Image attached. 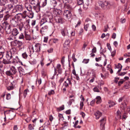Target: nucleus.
Segmentation results:
<instances>
[{
	"instance_id": "1",
	"label": "nucleus",
	"mask_w": 130,
	"mask_h": 130,
	"mask_svg": "<svg viewBox=\"0 0 130 130\" xmlns=\"http://www.w3.org/2000/svg\"><path fill=\"white\" fill-rule=\"evenodd\" d=\"M40 44L39 43L36 44L34 46H32V50H30V52L33 53L34 52L37 53L40 52Z\"/></svg>"
},
{
	"instance_id": "2",
	"label": "nucleus",
	"mask_w": 130,
	"mask_h": 130,
	"mask_svg": "<svg viewBox=\"0 0 130 130\" xmlns=\"http://www.w3.org/2000/svg\"><path fill=\"white\" fill-rule=\"evenodd\" d=\"M3 25L4 26L5 29L7 34H9L11 32V26L9 25L8 24L7 22H5L3 23Z\"/></svg>"
},
{
	"instance_id": "3",
	"label": "nucleus",
	"mask_w": 130,
	"mask_h": 130,
	"mask_svg": "<svg viewBox=\"0 0 130 130\" xmlns=\"http://www.w3.org/2000/svg\"><path fill=\"white\" fill-rule=\"evenodd\" d=\"M11 25L13 27L17 26L18 24V20L16 17H14L11 18L10 20Z\"/></svg>"
},
{
	"instance_id": "4",
	"label": "nucleus",
	"mask_w": 130,
	"mask_h": 130,
	"mask_svg": "<svg viewBox=\"0 0 130 130\" xmlns=\"http://www.w3.org/2000/svg\"><path fill=\"white\" fill-rule=\"evenodd\" d=\"M12 44L14 46L18 47L19 48H22L21 47L23 45V43L22 42L16 40L12 42Z\"/></svg>"
},
{
	"instance_id": "5",
	"label": "nucleus",
	"mask_w": 130,
	"mask_h": 130,
	"mask_svg": "<svg viewBox=\"0 0 130 130\" xmlns=\"http://www.w3.org/2000/svg\"><path fill=\"white\" fill-rule=\"evenodd\" d=\"M64 17L67 19L70 18L72 16V14L71 11L69 10H65L63 13Z\"/></svg>"
},
{
	"instance_id": "6",
	"label": "nucleus",
	"mask_w": 130,
	"mask_h": 130,
	"mask_svg": "<svg viewBox=\"0 0 130 130\" xmlns=\"http://www.w3.org/2000/svg\"><path fill=\"white\" fill-rule=\"evenodd\" d=\"M9 86L7 88L8 90H10L13 89L15 87V85L16 84V82H8V83Z\"/></svg>"
},
{
	"instance_id": "7",
	"label": "nucleus",
	"mask_w": 130,
	"mask_h": 130,
	"mask_svg": "<svg viewBox=\"0 0 130 130\" xmlns=\"http://www.w3.org/2000/svg\"><path fill=\"white\" fill-rule=\"evenodd\" d=\"M55 19L56 22L58 23L61 24L63 23V19L60 16L56 15Z\"/></svg>"
},
{
	"instance_id": "8",
	"label": "nucleus",
	"mask_w": 130,
	"mask_h": 130,
	"mask_svg": "<svg viewBox=\"0 0 130 130\" xmlns=\"http://www.w3.org/2000/svg\"><path fill=\"white\" fill-rule=\"evenodd\" d=\"M50 22L51 20H50L49 19H48V18L45 17L44 18L42 19L41 20L40 23V26H42L46 23H48Z\"/></svg>"
},
{
	"instance_id": "9",
	"label": "nucleus",
	"mask_w": 130,
	"mask_h": 130,
	"mask_svg": "<svg viewBox=\"0 0 130 130\" xmlns=\"http://www.w3.org/2000/svg\"><path fill=\"white\" fill-rule=\"evenodd\" d=\"M109 4V3L106 1H105L104 2H99V6H100L102 8H104L106 7Z\"/></svg>"
},
{
	"instance_id": "10",
	"label": "nucleus",
	"mask_w": 130,
	"mask_h": 130,
	"mask_svg": "<svg viewBox=\"0 0 130 130\" xmlns=\"http://www.w3.org/2000/svg\"><path fill=\"white\" fill-rule=\"evenodd\" d=\"M94 15L97 19L100 20H102L103 19V15L100 12H97L94 14Z\"/></svg>"
},
{
	"instance_id": "11",
	"label": "nucleus",
	"mask_w": 130,
	"mask_h": 130,
	"mask_svg": "<svg viewBox=\"0 0 130 130\" xmlns=\"http://www.w3.org/2000/svg\"><path fill=\"white\" fill-rule=\"evenodd\" d=\"M61 33L62 35L64 37L66 35H68V31L66 28H64L61 30Z\"/></svg>"
},
{
	"instance_id": "12",
	"label": "nucleus",
	"mask_w": 130,
	"mask_h": 130,
	"mask_svg": "<svg viewBox=\"0 0 130 130\" xmlns=\"http://www.w3.org/2000/svg\"><path fill=\"white\" fill-rule=\"evenodd\" d=\"M26 11H24L23 12V14L20 13L18 14H17V16L18 17H21L22 18V19H21V20H22L23 19H25L26 17Z\"/></svg>"
},
{
	"instance_id": "13",
	"label": "nucleus",
	"mask_w": 130,
	"mask_h": 130,
	"mask_svg": "<svg viewBox=\"0 0 130 130\" xmlns=\"http://www.w3.org/2000/svg\"><path fill=\"white\" fill-rule=\"evenodd\" d=\"M18 62L21 63V64H22V62L18 56H16L15 58H14L13 59L12 62L13 63H18Z\"/></svg>"
},
{
	"instance_id": "14",
	"label": "nucleus",
	"mask_w": 130,
	"mask_h": 130,
	"mask_svg": "<svg viewBox=\"0 0 130 130\" xmlns=\"http://www.w3.org/2000/svg\"><path fill=\"white\" fill-rule=\"evenodd\" d=\"M18 70L20 74L24 75L26 74V72L24 69L21 67L18 68Z\"/></svg>"
},
{
	"instance_id": "15",
	"label": "nucleus",
	"mask_w": 130,
	"mask_h": 130,
	"mask_svg": "<svg viewBox=\"0 0 130 130\" xmlns=\"http://www.w3.org/2000/svg\"><path fill=\"white\" fill-rule=\"evenodd\" d=\"M19 33V32L18 30L16 28H13L11 32V34L14 36H17Z\"/></svg>"
},
{
	"instance_id": "16",
	"label": "nucleus",
	"mask_w": 130,
	"mask_h": 130,
	"mask_svg": "<svg viewBox=\"0 0 130 130\" xmlns=\"http://www.w3.org/2000/svg\"><path fill=\"white\" fill-rule=\"evenodd\" d=\"M25 7L26 9L29 11H31L32 7L31 5L28 3H26L25 4Z\"/></svg>"
},
{
	"instance_id": "17",
	"label": "nucleus",
	"mask_w": 130,
	"mask_h": 130,
	"mask_svg": "<svg viewBox=\"0 0 130 130\" xmlns=\"http://www.w3.org/2000/svg\"><path fill=\"white\" fill-rule=\"evenodd\" d=\"M45 15V17L49 19L50 20L53 18L52 14L50 12H47Z\"/></svg>"
},
{
	"instance_id": "18",
	"label": "nucleus",
	"mask_w": 130,
	"mask_h": 130,
	"mask_svg": "<svg viewBox=\"0 0 130 130\" xmlns=\"http://www.w3.org/2000/svg\"><path fill=\"white\" fill-rule=\"evenodd\" d=\"M6 57L7 60H10L12 58V54L10 52H7L6 54Z\"/></svg>"
},
{
	"instance_id": "19",
	"label": "nucleus",
	"mask_w": 130,
	"mask_h": 130,
	"mask_svg": "<svg viewBox=\"0 0 130 130\" xmlns=\"http://www.w3.org/2000/svg\"><path fill=\"white\" fill-rule=\"evenodd\" d=\"M96 119H98L102 116V113L99 111H96L94 114Z\"/></svg>"
},
{
	"instance_id": "20",
	"label": "nucleus",
	"mask_w": 130,
	"mask_h": 130,
	"mask_svg": "<svg viewBox=\"0 0 130 130\" xmlns=\"http://www.w3.org/2000/svg\"><path fill=\"white\" fill-rule=\"evenodd\" d=\"M33 8L37 12H38L40 10V6L39 3L37 4L36 5L33 7Z\"/></svg>"
},
{
	"instance_id": "21",
	"label": "nucleus",
	"mask_w": 130,
	"mask_h": 130,
	"mask_svg": "<svg viewBox=\"0 0 130 130\" xmlns=\"http://www.w3.org/2000/svg\"><path fill=\"white\" fill-rule=\"evenodd\" d=\"M75 35V31L74 30L72 31L71 32V36L68 35V37L70 38L71 40H73L74 39V36Z\"/></svg>"
},
{
	"instance_id": "22",
	"label": "nucleus",
	"mask_w": 130,
	"mask_h": 130,
	"mask_svg": "<svg viewBox=\"0 0 130 130\" xmlns=\"http://www.w3.org/2000/svg\"><path fill=\"white\" fill-rule=\"evenodd\" d=\"M10 69L14 75L17 72V70L15 67L14 66H11L10 68Z\"/></svg>"
},
{
	"instance_id": "23",
	"label": "nucleus",
	"mask_w": 130,
	"mask_h": 130,
	"mask_svg": "<svg viewBox=\"0 0 130 130\" xmlns=\"http://www.w3.org/2000/svg\"><path fill=\"white\" fill-rule=\"evenodd\" d=\"M106 120V119L105 117L103 118L100 120V121L101 123V125H102L104 127L105 123Z\"/></svg>"
},
{
	"instance_id": "24",
	"label": "nucleus",
	"mask_w": 130,
	"mask_h": 130,
	"mask_svg": "<svg viewBox=\"0 0 130 130\" xmlns=\"http://www.w3.org/2000/svg\"><path fill=\"white\" fill-rule=\"evenodd\" d=\"M16 8L18 10L21 11L23 10V7L22 5H18L16 6Z\"/></svg>"
},
{
	"instance_id": "25",
	"label": "nucleus",
	"mask_w": 130,
	"mask_h": 130,
	"mask_svg": "<svg viewBox=\"0 0 130 130\" xmlns=\"http://www.w3.org/2000/svg\"><path fill=\"white\" fill-rule=\"evenodd\" d=\"M2 62L4 64H10L11 63V61L10 60H7L4 59H3Z\"/></svg>"
},
{
	"instance_id": "26",
	"label": "nucleus",
	"mask_w": 130,
	"mask_h": 130,
	"mask_svg": "<svg viewBox=\"0 0 130 130\" xmlns=\"http://www.w3.org/2000/svg\"><path fill=\"white\" fill-rule=\"evenodd\" d=\"M5 73L6 75L9 76H12L14 75L10 69L9 70L7 71Z\"/></svg>"
},
{
	"instance_id": "27",
	"label": "nucleus",
	"mask_w": 130,
	"mask_h": 130,
	"mask_svg": "<svg viewBox=\"0 0 130 130\" xmlns=\"http://www.w3.org/2000/svg\"><path fill=\"white\" fill-rule=\"evenodd\" d=\"M48 28V26L47 25H44V26L42 27L40 31L41 33L42 32H44L45 30L47 29Z\"/></svg>"
},
{
	"instance_id": "28",
	"label": "nucleus",
	"mask_w": 130,
	"mask_h": 130,
	"mask_svg": "<svg viewBox=\"0 0 130 130\" xmlns=\"http://www.w3.org/2000/svg\"><path fill=\"white\" fill-rule=\"evenodd\" d=\"M95 99L96 100V103L97 104H99L101 103L102 101L101 98L100 96H97Z\"/></svg>"
},
{
	"instance_id": "29",
	"label": "nucleus",
	"mask_w": 130,
	"mask_h": 130,
	"mask_svg": "<svg viewBox=\"0 0 130 130\" xmlns=\"http://www.w3.org/2000/svg\"><path fill=\"white\" fill-rule=\"evenodd\" d=\"M61 65L60 64H58L57 66V69L59 74H61L62 72V70L61 69Z\"/></svg>"
},
{
	"instance_id": "30",
	"label": "nucleus",
	"mask_w": 130,
	"mask_h": 130,
	"mask_svg": "<svg viewBox=\"0 0 130 130\" xmlns=\"http://www.w3.org/2000/svg\"><path fill=\"white\" fill-rule=\"evenodd\" d=\"M30 3L32 5L37 4L38 3V0H31L30 1Z\"/></svg>"
},
{
	"instance_id": "31",
	"label": "nucleus",
	"mask_w": 130,
	"mask_h": 130,
	"mask_svg": "<svg viewBox=\"0 0 130 130\" xmlns=\"http://www.w3.org/2000/svg\"><path fill=\"white\" fill-rule=\"evenodd\" d=\"M8 2L7 0H0V3L2 5H4Z\"/></svg>"
},
{
	"instance_id": "32",
	"label": "nucleus",
	"mask_w": 130,
	"mask_h": 130,
	"mask_svg": "<svg viewBox=\"0 0 130 130\" xmlns=\"http://www.w3.org/2000/svg\"><path fill=\"white\" fill-rule=\"evenodd\" d=\"M121 112L119 110H118L117 112V118L118 119H121Z\"/></svg>"
},
{
	"instance_id": "33",
	"label": "nucleus",
	"mask_w": 130,
	"mask_h": 130,
	"mask_svg": "<svg viewBox=\"0 0 130 130\" xmlns=\"http://www.w3.org/2000/svg\"><path fill=\"white\" fill-rule=\"evenodd\" d=\"M108 103L109 104V107H111L113 106L116 104L114 102L111 101H109Z\"/></svg>"
},
{
	"instance_id": "34",
	"label": "nucleus",
	"mask_w": 130,
	"mask_h": 130,
	"mask_svg": "<svg viewBox=\"0 0 130 130\" xmlns=\"http://www.w3.org/2000/svg\"><path fill=\"white\" fill-rule=\"evenodd\" d=\"M75 100V98H74L73 99H70L69 102H68V103L69 105L70 106L72 104V102H74Z\"/></svg>"
},
{
	"instance_id": "35",
	"label": "nucleus",
	"mask_w": 130,
	"mask_h": 130,
	"mask_svg": "<svg viewBox=\"0 0 130 130\" xmlns=\"http://www.w3.org/2000/svg\"><path fill=\"white\" fill-rule=\"evenodd\" d=\"M10 53L12 54L16 53H17V50L15 48H12L10 50Z\"/></svg>"
},
{
	"instance_id": "36",
	"label": "nucleus",
	"mask_w": 130,
	"mask_h": 130,
	"mask_svg": "<svg viewBox=\"0 0 130 130\" xmlns=\"http://www.w3.org/2000/svg\"><path fill=\"white\" fill-rule=\"evenodd\" d=\"M92 1L91 0H87L85 4L87 6H88L92 4Z\"/></svg>"
},
{
	"instance_id": "37",
	"label": "nucleus",
	"mask_w": 130,
	"mask_h": 130,
	"mask_svg": "<svg viewBox=\"0 0 130 130\" xmlns=\"http://www.w3.org/2000/svg\"><path fill=\"white\" fill-rule=\"evenodd\" d=\"M70 43V41L69 40H66L64 44V46H68L69 44Z\"/></svg>"
},
{
	"instance_id": "38",
	"label": "nucleus",
	"mask_w": 130,
	"mask_h": 130,
	"mask_svg": "<svg viewBox=\"0 0 130 130\" xmlns=\"http://www.w3.org/2000/svg\"><path fill=\"white\" fill-rule=\"evenodd\" d=\"M7 8L9 10H10L13 8V6L12 4H10L8 5Z\"/></svg>"
},
{
	"instance_id": "39",
	"label": "nucleus",
	"mask_w": 130,
	"mask_h": 130,
	"mask_svg": "<svg viewBox=\"0 0 130 130\" xmlns=\"http://www.w3.org/2000/svg\"><path fill=\"white\" fill-rule=\"evenodd\" d=\"M41 73L42 76H43L44 77L45 76H46V71L44 70V69H43L41 71Z\"/></svg>"
},
{
	"instance_id": "40",
	"label": "nucleus",
	"mask_w": 130,
	"mask_h": 130,
	"mask_svg": "<svg viewBox=\"0 0 130 130\" xmlns=\"http://www.w3.org/2000/svg\"><path fill=\"white\" fill-rule=\"evenodd\" d=\"M64 105H63L60 106L59 108H57V110L58 111H59L63 110L64 109Z\"/></svg>"
},
{
	"instance_id": "41",
	"label": "nucleus",
	"mask_w": 130,
	"mask_h": 130,
	"mask_svg": "<svg viewBox=\"0 0 130 130\" xmlns=\"http://www.w3.org/2000/svg\"><path fill=\"white\" fill-rule=\"evenodd\" d=\"M10 15L9 14H7L5 15L4 18V20L6 21L10 17Z\"/></svg>"
},
{
	"instance_id": "42",
	"label": "nucleus",
	"mask_w": 130,
	"mask_h": 130,
	"mask_svg": "<svg viewBox=\"0 0 130 130\" xmlns=\"http://www.w3.org/2000/svg\"><path fill=\"white\" fill-rule=\"evenodd\" d=\"M24 38V35L22 33H21L19 37V39H23Z\"/></svg>"
},
{
	"instance_id": "43",
	"label": "nucleus",
	"mask_w": 130,
	"mask_h": 130,
	"mask_svg": "<svg viewBox=\"0 0 130 130\" xmlns=\"http://www.w3.org/2000/svg\"><path fill=\"white\" fill-rule=\"evenodd\" d=\"M22 56L23 58L24 59H26L28 55L26 52H25L22 54Z\"/></svg>"
},
{
	"instance_id": "44",
	"label": "nucleus",
	"mask_w": 130,
	"mask_h": 130,
	"mask_svg": "<svg viewBox=\"0 0 130 130\" xmlns=\"http://www.w3.org/2000/svg\"><path fill=\"white\" fill-rule=\"evenodd\" d=\"M10 2L13 4H16L18 2V0H9Z\"/></svg>"
},
{
	"instance_id": "45",
	"label": "nucleus",
	"mask_w": 130,
	"mask_h": 130,
	"mask_svg": "<svg viewBox=\"0 0 130 130\" xmlns=\"http://www.w3.org/2000/svg\"><path fill=\"white\" fill-rule=\"evenodd\" d=\"M125 88L126 89H127L130 87V86L128 83H126L124 86Z\"/></svg>"
},
{
	"instance_id": "46",
	"label": "nucleus",
	"mask_w": 130,
	"mask_h": 130,
	"mask_svg": "<svg viewBox=\"0 0 130 130\" xmlns=\"http://www.w3.org/2000/svg\"><path fill=\"white\" fill-rule=\"evenodd\" d=\"M64 8H67L69 10H70L72 8L70 7V5L69 4H66L64 6Z\"/></svg>"
},
{
	"instance_id": "47",
	"label": "nucleus",
	"mask_w": 130,
	"mask_h": 130,
	"mask_svg": "<svg viewBox=\"0 0 130 130\" xmlns=\"http://www.w3.org/2000/svg\"><path fill=\"white\" fill-rule=\"evenodd\" d=\"M58 116L59 118V120H63L64 119V118L63 117L62 114H59L58 115Z\"/></svg>"
},
{
	"instance_id": "48",
	"label": "nucleus",
	"mask_w": 130,
	"mask_h": 130,
	"mask_svg": "<svg viewBox=\"0 0 130 130\" xmlns=\"http://www.w3.org/2000/svg\"><path fill=\"white\" fill-rule=\"evenodd\" d=\"M25 38L27 40H29L30 39V36L29 35L25 34Z\"/></svg>"
},
{
	"instance_id": "49",
	"label": "nucleus",
	"mask_w": 130,
	"mask_h": 130,
	"mask_svg": "<svg viewBox=\"0 0 130 130\" xmlns=\"http://www.w3.org/2000/svg\"><path fill=\"white\" fill-rule=\"evenodd\" d=\"M83 3V0H77V3L79 5L82 4Z\"/></svg>"
},
{
	"instance_id": "50",
	"label": "nucleus",
	"mask_w": 130,
	"mask_h": 130,
	"mask_svg": "<svg viewBox=\"0 0 130 130\" xmlns=\"http://www.w3.org/2000/svg\"><path fill=\"white\" fill-rule=\"evenodd\" d=\"M54 94V91L53 90H51L48 92V94L49 95L53 94Z\"/></svg>"
},
{
	"instance_id": "51",
	"label": "nucleus",
	"mask_w": 130,
	"mask_h": 130,
	"mask_svg": "<svg viewBox=\"0 0 130 130\" xmlns=\"http://www.w3.org/2000/svg\"><path fill=\"white\" fill-rule=\"evenodd\" d=\"M89 60V59H84L83 61V62L84 63L87 64L88 63Z\"/></svg>"
},
{
	"instance_id": "52",
	"label": "nucleus",
	"mask_w": 130,
	"mask_h": 130,
	"mask_svg": "<svg viewBox=\"0 0 130 130\" xmlns=\"http://www.w3.org/2000/svg\"><path fill=\"white\" fill-rule=\"evenodd\" d=\"M11 94L10 93H8L6 95V99L9 100L11 98Z\"/></svg>"
},
{
	"instance_id": "53",
	"label": "nucleus",
	"mask_w": 130,
	"mask_h": 130,
	"mask_svg": "<svg viewBox=\"0 0 130 130\" xmlns=\"http://www.w3.org/2000/svg\"><path fill=\"white\" fill-rule=\"evenodd\" d=\"M89 24H87L84 25V28L86 31H87V28L89 27Z\"/></svg>"
},
{
	"instance_id": "54",
	"label": "nucleus",
	"mask_w": 130,
	"mask_h": 130,
	"mask_svg": "<svg viewBox=\"0 0 130 130\" xmlns=\"http://www.w3.org/2000/svg\"><path fill=\"white\" fill-rule=\"evenodd\" d=\"M5 8L2 6H0V12H1L5 10Z\"/></svg>"
},
{
	"instance_id": "55",
	"label": "nucleus",
	"mask_w": 130,
	"mask_h": 130,
	"mask_svg": "<svg viewBox=\"0 0 130 130\" xmlns=\"http://www.w3.org/2000/svg\"><path fill=\"white\" fill-rule=\"evenodd\" d=\"M68 83H67V82H64L63 84L64 86H65L66 87H67L68 85L69 84H71V82H67Z\"/></svg>"
},
{
	"instance_id": "56",
	"label": "nucleus",
	"mask_w": 130,
	"mask_h": 130,
	"mask_svg": "<svg viewBox=\"0 0 130 130\" xmlns=\"http://www.w3.org/2000/svg\"><path fill=\"white\" fill-rule=\"evenodd\" d=\"M31 119V117H29L27 118L25 120L27 123H28L30 121Z\"/></svg>"
},
{
	"instance_id": "57",
	"label": "nucleus",
	"mask_w": 130,
	"mask_h": 130,
	"mask_svg": "<svg viewBox=\"0 0 130 130\" xmlns=\"http://www.w3.org/2000/svg\"><path fill=\"white\" fill-rule=\"evenodd\" d=\"M72 58L74 62H75L76 61L77 59L75 58V55L74 54H73Z\"/></svg>"
},
{
	"instance_id": "58",
	"label": "nucleus",
	"mask_w": 130,
	"mask_h": 130,
	"mask_svg": "<svg viewBox=\"0 0 130 130\" xmlns=\"http://www.w3.org/2000/svg\"><path fill=\"white\" fill-rule=\"evenodd\" d=\"M47 0H45L43 2L42 6L43 7L45 6L46 4Z\"/></svg>"
},
{
	"instance_id": "59",
	"label": "nucleus",
	"mask_w": 130,
	"mask_h": 130,
	"mask_svg": "<svg viewBox=\"0 0 130 130\" xmlns=\"http://www.w3.org/2000/svg\"><path fill=\"white\" fill-rule=\"evenodd\" d=\"M4 52H0V59H2L4 56Z\"/></svg>"
},
{
	"instance_id": "60",
	"label": "nucleus",
	"mask_w": 130,
	"mask_h": 130,
	"mask_svg": "<svg viewBox=\"0 0 130 130\" xmlns=\"http://www.w3.org/2000/svg\"><path fill=\"white\" fill-rule=\"evenodd\" d=\"M28 90L27 89L25 90L24 92V97H25L27 94V91Z\"/></svg>"
},
{
	"instance_id": "61",
	"label": "nucleus",
	"mask_w": 130,
	"mask_h": 130,
	"mask_svg": "<svg viewBox=\"0 0 130 130\" xmlns=\"http://www.w3.org/2000/svg\"><path fill=\"white\" fill-rule=\"evenodd\" d=\"M95 101V99H94L90 103V105L92 106H93Z\"/></svg>"
},
{
	"instance_id": "62",
	"label": "nucleus",
	"mask_w": 130,
	"mask_h": 130,
	"mask_svg": "<svg viewBox=\"0 0 130 130\" xmlns=\"http://www.w3.org/2000/svg\"><path fill=\"white\" fill-rule=\"evenodd\" d=\"M34 16L33 14L32 13V12H31L30 13V14L28 15V17L30 18H32Z\"/></svg>"
},
{
	"instance_id": "63",
	"label": "nucleus",
	"mask_w": 130,
	"mask_h": 130,
	"mask_svg": "<svg viewBox=\"0 0 130 130\" xmlns=\"http://www.w3.org/2000/svg\"><path fill=\"white\" fill-rule=\"evenodd\" d=\"M28 128L29 129V130H32L34 129V128L32 126L31 124H30L28 126Z\"/></svg>"
},
{
	"instance_id": "64",
	"label": "nucleus",
	"mask_w": 130,
	"mask_h": 130,
	"mask_svg": "<svg viewBox=\"0 0 130 130\" xmlns=\"http://www.w3.org/2000/svg\"><path fill=\"white\" fill-rule=\"evenodd\" d=\"M120 22L122 23H124L126 21V19H121L120 20Z\"/></svg>"
}]
</instances>
